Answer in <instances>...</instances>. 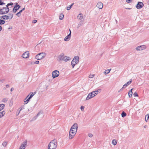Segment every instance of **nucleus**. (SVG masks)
Masks as SVG:
<instances>
[{"instance_id":"15","label":"nucleus","mask_w":149,"mask_h":149,"mask_svg":"<svg viewBox=\"0 0 149 149\" xmlns=\"http://www.w3.org/2000/svg\"><path fill=\"white\" fill-rule=\"evenodd\" d=\"M103 5L101 2H99L97 5V6L99 9H101L103 7Z\"/></svg>"},{"instance_id":"45","label":"nucleus","mask_w":149,"mask_h":149,"mask_svg":"<svg viewBox=\"0 0 149 149\" xmlns=\"http://www.w3.org/2000/svg\"><path fill=\"white\" fill-rule=\"evenodd\" d=\"M9 85H6V87L7 88H8V87H9Z\"/></svg>"},{"instance_id":"31","label":"nucleus","mask_w":149,"mask_h":149,"mask_svg":"<svg viewBox=\"0 0 149 149\" xmlns=\"http://www.w3.org/2000/svg\"><path fill=\"white\" fill-rule=\"evenodd\" d=\"M94 76V74H91L89 76V77L90 78H92Z\"/></svg>"},{"instance_id":"25","label":"nucleus","mask_w":149,"mask_h":149,"mask_svg":"<svg viewBox=\"0 0 149 149\" xmlns=\"http://www.w3.org/2000/svg\"><path fill=\"white\" fill-rule=\"evenodd\" d=\"M64 18V15H63V14H61L60 15V16H59V19L60 20H62L63 19V18Z\"/></svg>"},{"instance_id":"37","label":"nucleus","mask_w":149,"mask_h":149,"mask_svg":"<svg viewBox=\"0 0 149 149\" xmlns=\"http://www.w3.org/2000/svg\"><path fill=\"white\" fill-rule=\"evenodd\" d=\"M71 6L68 7L67 8V10H69L71 8Z\"/></svg>"},{"instance_id":"10","label":"nucleus","mask_w":149,"mask_h":149,"mask_svg":"<svg viewBox=\"0 0 149 149\" xmlns=\"http://www.w3.org/2000/svg\"><path fill=\"white\" fill-rule=\"evenodd\" d=\"M20 6L18 5V3H16V5H15L13 10V12L14 13H15L16 11L19 9Z\"/></svg>"},{"instance_id":"7","label":"nucleus","mask_w":149,"mask_h":149,"mask_svg":"<svg viewBox=\"0 0 149 149\" xmlns=\"http://www.w3.org/2000/svg\"><path fill=\"white\" fill-rule=\"evenodd\" d=\"M35 93H35L33 94V93H31L30 94L28 95L24 100L25 104H26L28 102L30 99L34 95Z\"/></svg>"},{"instance_id":"43","label":"nucleus","mask_w":149,"mask_h":149,"mask_svg":"<svg viewBox=\"0 0 149 149\" xmlns=\"http://www.w3.org/2000/svg\"><path fill=\"white\" fill-rule=\"evenodd\" d=\"M14 90V88H12L10 89V91H13Z\"/></svg>"},{"instance_id":"38","label":"nucleus","mask_w":149,"mask_h":149,"mask_svg":"<svg viewBox=\"0 0 149 149\" xmlns=\"http://www.w3.org/2000/svg\"><path fill=\"white\" fill-rule=\"evenodd\" d=\"M39 63V61H36L34 63L36 64H38Z\"/></svg>"},{"instance_id":"11","label":"nucleus","mask_w":149,"mask_h":149,"mask_svg":"<svg viewBox=\"0 0 149 149\" xmlns=\"http://www.w3.org/2000/svg\"><path fill=\"white\" fill-rule=\"evenodd\" d=\"M143 3L139 2L136 6V8L138 9H140L142 8L143 6Z\"/></svg>"},{"instance_id":"16","label":"nucleus","mask_w":149,"mask_h":149,"mask_svg":"<svg viewBox=\"0 0 149 149\" xmlns=\"http://www.w3.org/2000/svg\"><path fill=\"white\" fill-rule=\"evenodd\" d=\"M70 34L68 35L67 36H66L64 38V40L65 41H68L69 40L70 38L71 37V31H70Z\"/></svg>"},{"instance_id":"24","label":"nucleus","mask_w":149,"mask_h":149,"mask_svg":"<svg viewBox=\"0 0 149 149\" xmlns=\"http://www.w3.org/2000/svg\"><path fill=\"white\" fill-rule=\"evenodd\" d=\"M111 70V69H108V70H106L104 72V74H108L109 73Z\"/></svg>"},{"instance_id":"12","label":"nucleus","mask_w":149,"mask_h":149,"mask_svg":"<svg viewBox=\"0 0 149 149\" xmlns=\"http://www.w3.org/2000/svg\"><path fill=\"white\" fill-rule=\"evenodd\" d=\"M22 56L23 58H29V52H25L23 54Z\"/></svg>"},{"instance_id":"30","label":"nucleus","mask_w":149,"mask_h":149,"mask_svg":"<svg viewBox=\"0 0 149 149\" xmlns=\"http://www.w3.org/2000/svg\"><path fill=\"white\" fill-rule=\"evenodd\" d=\"M7 144V142L6 141L4 142L2 144V145L3 146L6 147Z\"/></svg>"},{"instance_id":"41","label":"nucleus","mask_w":149,"mask_h":149,"mask_svg":"<svg viewBox=\"0 0 149 149\" xmlns=\"http://www.w3.org/2000/svg\"><path fill=\"white\" fill-rule=\"evenodd\" d=\"M132 0H126V1L127 3H129L132 1Z\"/></svg>"},{"instance_id":"5","label":"nucleus","mask_w":149,"mask_h":149,"mask_svg":"<svg viewBox=\"0 0 149 149\" xmlns=\"http://www.w3.org/2000/svg\"><path fill=\"white\" fill-rule=\"evenodd\" d=\"M9 8L7 6L4 7L0 10V14H3L7 13L9 11Z\"/></svg>"},{"instance_id":"2","label":"nucleus","mask_w":149,"mask_h":149,"mask_svg":"<svg viewBox=\"0 0 149 149\" xmlns=\"http://www.w3.org/2000/svg\"><path fill=\"white\" fill-rule=\"evenodd\" d=\"M100 91V90H98L97 91H93L89 93L86 98V100H88L91 98L93 97L98 94V92Z\"/></svg>"},{"instance_id":"6","label":"nucleus","mask_w":149,"mask_h":149,"mask_svg":"<svg viewBox=\"0 0 149 149\" xmlns=\"http://www.w3.org/2000/svg\"><path fill=\"white\" fill-rule=\"evenodd\" d=\"M13 15L12 14H9L8 15H3L2 16L1 18L4 20H6L8 19H11L13 17Z\"/></svg>"},{"instance_id":"23","label":"nucleus","mask_w":149,"mask_h":149,"mask_svg":"<svg viewBox=\"0 0 149 149\" xmlns=\"http://www.w3.org/2000/svg\"><path fill=\"white\" fill-rule=\"evenodd\" d=\"M149 118V114H148L145 116V120L146 122H147Z\"/></svg>"},{"instance_id":"35","label":"nucleus","mask_w":149,"mask_h":149,"mask_svg":"<svg viewBox=\"0 0 149 149\" xmlns=\"http://www.w3.org/2000/svg\"><path fill=\"white\" fill-rule=\"evenodd\" d=\"M84 107L81 106V109L82 111H83L84 109Z\"/></svg>"},{"instance_id":"13","label":"nucleus","mask_w":149,"mask_h":149,"mask_svg":"<svg viewBox=\"0 0 149 149\" xmlns=\"http://www.w3.org/2000/svg\"><path fill=\"white\" fill-rule=\"evenodd\" d=\"M27 144V141H25L21 145L19 149H25Z\"/></svg>"},{"instance_id":"1","label":"nucleus","mask_w":149,"mask_h":149,"mask_svg":"<svg viewBox=\"0 0 149 149\" xmlns=\"http://www.w3.org/2000/svg\"><path fill=\"white\" fill-rule=\"evenodd\" d=\"M77 123H74L71 127L69 132L68 138L70 139H72L75 136L78 129Z\"/></svg>"},{"instance_id":"36","label":"nucleus","mask_w":149,"mask_h":149,"mask_svg":"<svg viewBox=\"0 0 149 149\" xmlns=\"http://www.w3.org/2000/svg\"><path fill=\"white\" fill-rule=\"evenodd\" d=\"M5 3L2 2L1 0H0V5H2L4 4Z\"/></svg>"},{"instance_id":"47","label":"nucleus","mask_w":149,"mask_h":149,"mask_svg":"<svg viewBox=\"0 0 149 149\" xmlns=\"http://www.w3.org/2000/svg\"><path fill=\"white\" fill-rule=\"evenodd\" d=\"M74 4V3H72L71 6H71V7H72V6H73V5Z\"/></svg>"},{"instance_id":"4","label":"nucleus","mask_w":149,"mask_h":149,"mask_svg":"<svg viewBox=\"0 0 149 149\" xmlns=\"http://www.w3.org/2000/svg\"><path fill=\"white\" fill-rule=\"evenodd\" d=\"M46 55V54L45 53H40L36 55V58L37 60H40L44 58Z\"/></svg>"},{"instance_id":"19","label":"nucleus","mask_w":149,"mask_h":149,"mask_svg":"<svg viewBox=\"0 0 149 149\" xmlns=\"http://www.w3.org/2000/svg\"><path fill=\"white\" fill-rule=\"evenodd\" d=\"M75 59H73L71 63V64L72 66V68H73L75 65L77 64L76 63L74 62V60Z\"/></svg>"},{"instance_id":"44","label":"nucleus","mask_w":149,"mask_h":149,"mask_svg":"<svg viewBox=\"0 0 149 149\" xmlns=\"http://www.w3.org/2000/svg\"><path fill=\"white\" fill-rule=\"evenodd\" d=\"M2 30V27L0 26V31H1Z\"/></svg>"},{"instance_id":"3","label":"nucleus","mask_w":149,"mask_h":149,"mask_svg":"<svg viewBox=\"0 0 149 149\" xmlns=\"http://www.w3.org/2000/svg\"><path fill=\"white\" fill-rule=\"evenodd\" d=\"M57 146L56 141L55 140L52 141L48 145V149H55Z\"/></svg>"},{"instance_id":"34","label":"nucleus","mask_w":149,"mask_h":149,"mask_svg":"<svg viewBox=\"0 0 149 149\" xmlns=\"http://www.w3.org/2000/svg\"><path fill=\"white\" fill-rule=\"evenodd\" d=\"M13 3H8L7 4V5L6 6H7V7H8V6H10V5H13Z\"/></svg>"},{"instance_id":"9","label":"nucleus","mask_w":149,"mask_h":149,"mask_svg":"<svg viewBox=\"0 0 149 149\" xmlns=\"http://www.w3.org/2000/svg\"><path fill=\"white\" fill-rule=\"evenodd\" d=\"M59 75V72L58 70H56L52 72V76L53 78L58 77Z\"/></svg>"},{"instance_id":"48","label":"nucleus","mask_w":149,"mask_h":149,"mask_svg":"<svg viewBox=\"0 0 149 149\" xmlns=\"http://www.w3.org/2000/svg\"><path fill=\"white\" fill-rule=\"evenodd\" d=\"M148 4H149V0L148 1Z\"/></svg>"},{"instance_id":"28","label":"nucleus","mask_w":149,"mask_h":149,"mask_svg":"<svg viewBox=\"0 0 149 149\" xmlns=\"http://www.w3.org/2000/svg\"><path fill=\"white\" fill-rule=\"evenodd\" d=\"M5 23L4 21L0 19V24H4Z\"/></svg>"},{"instance_id":"33","label":"nucleus","mask_w":149,"mask_h":149,"mask_svg":"<svg viewBox=\"0 0 149 149\" xmlns=\"http://www.w3.org/2000/svg\"><path fill=\"white\" fill-rule=\"evenodd\" d=\"M7 99L6 98L3 99L2 100V101L3 102H6L7 101Z\"/></svg>"},{"instance_id":"22","label":"nucleus","mask_w":149,"mask_h":149,"mask_svg":"<svg viewBox=\"0 0 149 149\" xmlns=\"http://www.w3.org/2000/svg\"><path fill=\"white\" fill-rule=\"evenodd\" d=\"M5 112L4 111L0 112V118L2 117L5 114Z\"/></svg>"},{"instance_id":"18","label":"nucleus","mask_w":149,"mask_h":149,"mask_svg":"<svg viewBox=\"0 0 149 149\" xmlns=\"http://www.w3.org/2000/svg\"><path fill=\"white\" fill-rule=\"evenodd\" d=\"M73 59H75L74 61L77 64L79 62V57L78 56H76Z\"/></svg>"},{"instance_id":"14","label":"nucleus","mask_w":149,"mask_h":149,"mask_svg":"<svg viewBox=\"0 0 149 149\" xmlns=\"http://www.w3.org/2000/svg\"><path fill=\"white\" fill-rule=\"evenodd\" d=\"M146 48V46L145 45H143L137 47L136 48V49L137 50H142Z\"/></svg>"},{"instance_id":"42","label":"nucleus","mask_w":149,"mask_h":149,"mask_svg":"<svg viewBox=\"0 0 149 149\" xmlns=\"http://www.w3.org/2000/svg\"><path fill=\"white\" fill-rule=\"evenodd\" d=\"M37 20H34L33 21V23H35L36 22Z\"/></svg>"},{"instance_id":"26","label":"nucleus","mask_w":149,"mask_h":149,"mask_svg":"<svg viewBox=\"0 0 149 149\" xmlns=\"http://www.w3.org/2000/svg\"><path fill=\"white\" fill-rule=\"evenodd\" d=\"M112 143L114 145H116L117 144V141L116 140L114 139L112 141Z\"/></svg>"},{"instance_id":"21","label":"nucleus","mask_w":149,"mask_h":149,"mask_svg":"<svg viewBox=\"0 0 149 149\" xmlns=\"http://www.w3.org/2000/svg\"><path fill=\"white\" fill-rule=\"evenodd\" d=\"M5 106V105L3 104H0V111L2 110Z\"/></svg>"},{"instance_id":"29","label":"nucleus","mask_w":149,"mask_h":149,"mask_svg":"<svg viewBox=\"0 0 149 149\" xmlns=\"http://www.w3.org/2000/svg\"><path fill=\"white\" fill-rule=\"evenodd\" d=\"M126 115V113L124 112H123L121 114V116L123 117H124Z\"/></svg>"},{"instance_id":"32","label":"nucleus","mask_w":149,"mask_h":149,"mask_svg":"<svg viewBox=\"0 0 149 149\" xmlns=\"http://www.w3.org/2000/svg\"><path fill=\"white\" fill-rule=\"evenodd\" d=\"M133 95L134 97H138V95L136 92H134V93Z\"/></svg>"},{"instance_id":"8","label":"nucleus","mask_w":149,"mask_h":149,"mask_svg":"<svg viewBox=\"0 0 149 149\" xmlns=\"http://www.w3.org/2000/svg\"><path fill=\"white\" fill-rule=\"evenodd\" d=\"M59 59L60 60H63L65 61H68L70 59L69 57L65 56L63 54H62L60 56Z\"/></svg>"},{"instance_id":"17","label":"nucleus","mask_w":149,"mask_h":149,"mask_svg":"<svg viewBox=\"0 0 149 149\" xmlns=\"http://www.w3.org/2000/svg\"><path fill=\"white\" fill-rule=\"evenodd\" d=\"M132 81V79L130 80V81H128L127 83H126L125 84H124L123 86V88H125L126 86H127L128 85L130 84Z\"/></svg>"},{"instance_id":"46","label":"nucleus","mask_w":149,"mask_h":149,"mask_svg":"<svg viewBox=\"0 0 149 149\" xmlns=\"http://www.w3.org/2000/svg\"><path fill=\"white\" fill-rule=\"evenodd\" d=\"M22 11V10H21L19 12H18L19 13H20Z\"/></svg>"},{"instance_id":"40","label":"nucleus","mask_w":149,"mask_h":149,"mask_svg":"<svg viewBox=\"0 0 149 149\" xmlns=\"http://www.w3.org/2000/svg\"><path fill=\"white\" fill-rule=\"evenodd\" d=\"M16 15L18 16H19L20 15V13H19L18 12L16 14Z\"/></svg>"},{"instance_id":"20","label":"nucleus","mask_w":149,"mask_h":149,"mask_svg":"<svg viewBox=\"0 0 149 149\" xmlns=\"http://www.w3.org/2000/svg\"><path fill=\"white\" fill-rule=\"evenodd\" d=\"M133 89V88L131 89V90L129 91L128 93V95L129 97H131L132 96V95L133 93L132 92V90Z\"/></svg>"},{"instance_id":"27","label":"nucleus","mask_w":149,"mask_h":149,"mask_svg":"<svg viewBox=\"0 0 149 149\" xmlns=\"http://www.w3.org/2000/svg\"><path fill=\"white\" fill-rule=\"evenodd\" d=\"M77 17L78 18H79V19H81L82 18V14H79L78 15Z\"/></svg>"},{"instance_id":"39","label":"nucleus","mask_w":149,"mask_h":149,"mask_svg":"<svg viewBox=\"0 0 149 149\" xmlns=\"http://www.w3.org/2000/svg\"><path fill=\"white\" fill-rule=\"evenodd\" d=\"M88 136L90 137H91L93 136V135L91 134H88Z\"/></svg>"}]
</instances>
